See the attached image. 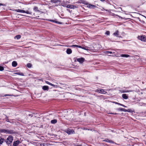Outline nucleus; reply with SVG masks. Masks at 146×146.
<instances>
[{"label": "nucleus", "mask_w": 146, "mask_h": 146, "mask_svg": "<svg viewBox=\"0 0 146 146\" xmlns=\"http://www.w3.org/2000/svg\"><path fill=\"white\" fill-rule=\"evenodd\" d=\"M13 139V137L11 135H9L7 138L6 140L5 139V142H6L7 144L8 145H10V146H11V143H12Z\"/></svg>", "instance_id": "f257e3e1"}, {"label": "nucleus", "mask_w": 146, "mask_h": 146, "mask_svg": "<svg viewBox=\"0 0 146 146\" xmlns=\"http://www.w3.org/2000/svg\"><path fill=\"white\" fill-rule=\"evenodd\" d=\"M16 132L13 129H6V134H15Z\"/></svg>", "instance_id": "f03ea898"}, {"label": "nucleus", "mask_w": 146, "mask_h": 146, "mask_svg": "<svg viewBox=\"0 0 146 146\" xmlns=\"http://www.w3.org/2000/svg\"><path fill=\"white\" fill-rule=\"evenodd\" d=\"M85 4L86 5H87V7L90 9H94L95 8L97 7L94 5L91 4H88V3H85Z\"/></svg>", "instance_id": "7ed1b4c3"}, {"label": "nucleus", "mask_w": 146, "mask_h": 146, "mask_svg": "<svg viewBox=\"0 0 146 146\" xmlns=\"http://www.w3.org/2000/svg\"><path fill=\"white\" fill-rule=\"evenodd\" d=\"M66 7L67 8L74 9L76 8L77 7L73 5L68 4L66 5Z\"/></svg>", "instance_id": "20e7f679"}, {"label": "nucleus", "mask_w": 146, "mask_h": 146, "mask_svg": "<svg viewBox=\"0 0 146 146\" xmlns=\"http://www.w3.org/2000/svg\"><path fill=\"white\" fill-rule=\"evenodd\" d=\"M66 132L69 135L73 134L75 133V131L72 129L67 130Z\"/></svg>", "instance_id": "39448f33"}, {"label": "nucleus", "mask_w": 146, "mask_h": 146, "mask_svg": "<svg viewBox=\"0 0 146 146\" xmlns=\"http://www.w3.org/2000/svg\"><path fill=\"white\" fill-rule=\"evenodd\" d=\"M33 10L35 12L40 13V14L43 13L42 11L38 10V7L36 6H35L34 7V8H33Z\"/></svg>", "instance_id": "423d86ee"}, {"label": "nucleus", "mask_w": 146, "mask_h": 146, "mask_svg": "<svg viewBox=\"0 0 146 146\" xmlns=\"http://www.w3.org/2000/svg\"><path fill=\"white\" fill-rule=\"evenodd\" d=\"M77 61L79 62L80 63H82L85 60V59L83 57H81L78 58L77 59Z\"/></svg>", "instance_id": "0eeeda50"}, {"label": "nucleus", "mask_w": 146, "mask_h": 146, "mask_svg": "<svg viewBox=\"0 0 146 146\" xmlns=\"http://www.w3.org/2000/svg\"><path fill=\"white\" fill-rule=\"evenodd\" d=\"M103 141L104 142L109 143H110L114 144L115 143L113 141L111 140H110L108 139H105Z\"/></svg>", "instance_id": "6e6552de"}, {"label": "nucleus", "mask_w": 146, "mask_h": 146, "mask_svg": "<svg viewBox=\"0 0 146 146\" xmlns=\"http://www.w3.org/2000/svg\"><path fill=\"white\" fill-rule=\"evenodd\" d=\"M139 39L141 40L142 41H145L146 40L145 36H138Z\"/></svg>", "instance_id": "1a4fd4ad"}, {"label": "nucleus", "mask_w": 146, "mask_h": 146, "mask_svg": "<svg viewBox=\"0 0 146 146\" xmlns=\"http://www.w3.org/2000/svg\"><path fill=\"white\" fill-rule=\"evenodd\" d=\"M43 20H45V19H43ZM45 20H47L48 21H50V22H53V23H56L57 24H61V23L60 22L58 21H56L54 20H52V19H45Z\"/></svg>", "instance_id": "9d476101"}, {"label": "nucleus", "mask_w": 146, "mask_h": 146, "mask_svg": "<svg viewBox=\"0 0 146 146\" xmlns=\"http://www.w3.org/2000/svg\"><path fill=\"white\" fill-rule=\"evenodd\" d=\"M119 91L121 92V93H126V92H132L133 91V90H119Z\"/></svg>", "instance_id": "9b49d317"}, {"label": "nucleus", "mask_w": 146, "mask_h": 146, "mask_svg": "<svg viewBox=\"0 0 146 146\" xmlns=\"http://www.w3.org/2000/svg\"><path fill=\"white\" fill-rule=\"evenodd\" d=\"M35 115V113H33L29 112L27 113L26 115L27 116H29L31 117Z\"/></svg>", "instance_id": "f8f14e48"}, {"label": "nucleus", "mask_w": 146, "mask_h": 146, "mask_svg": "<svg viewBox=\"0 0 146 146\" xmlns=\"http://www.w3.org/2000/svg\"><path fill=\"white\" fill-rule=\"evenodd\" d=\"M20 143L19 140H17L16 141H14L13 143V146H17Z\"/></svg>", "instance_id": "ddd939ff"}, {"label": "nucleus", "mask_w": 146, "mask_h": 146, "mask_svg": "<svg viewBox=\"0 0 146 146\" xmlns=\"http://www.w3.org/2000/svg\"><path fill=\"white\" fill-rule=\"evenodd\" d=\"M122 97L123 99L125 100L127 99L128 98V95L125 94H122Z\"/></svg>", "instance_id": "4468645a"}, {"label": "nucleus", "mask_w": 146, "mask_h": 146, "mask_svg": "<svg viewBox=\"0 0 146 146\" xmlns=\"http://www.w3.org/2000/svg\"><path fill=\"white\" fill-rule=\"evenodd\" d=\"M72 50L70 48H68L66 50V52L67 54H69L72 53Z\"/></svg>", "instance_id": "2eb2a0df"}, {"label": "nucleus", "mask_w": 146, "mask_h": 146, "mask_svg": "<svg viewBox=\"0 0 146 146\" xmlns=\"http://www.w3.org/2000/svg\"><path fill=\"white\" fill-rule=\"evenodd\" d=\"M12 65L13 67H16L17 65V63L16 61H14L12 62Z\"/></svg>", "instance_id": "dca6fc26"}, {"label": "nucleus", "mask_w": 146, "mask_h": 146, "mask_svg": "<svg viewBox=\"0 0 146 146\" xmlns=\"http://www.w3.org/2000/svg\"><path fill=\"white\" fill-rule=\"evenodd\" d=\"M42 89L44 90H49V87L47 86H44L42 87Z\"/></svg>", "instance_id": "f3484780"}, {"label": "nucleus", "mask_w": 146, "mask_h": 146, "mask_svg": "<svg viewBox=\"0 0 146 146\" xmlns=\"http://www.w3.org/2000/svg\"><path fill=\"white\" fill-rule=\"evenodd\" d=\"M119 31L118 30L116 31L115 33H113V35L116 37L119 35Z\"/></svg>", "instance_id": "a211bd4d"}, {"label": "nucleus", "mask_w": 146, "mask_h": 146, "mask_svg": "<svg viewBox=\"0 0 146 146\" xmlns=\"http://www.w3.org/2000/svg\"><path fill=\"white\" fill-rule=\"evenodd\" d=\"M5 139L1 137H0V145H2L4 141L5 142Z\"/></svg>", "instance_id": "6ab92c4d"}, {"label": "nucleus", "mask_w": 146, "mask_h": 146, "mask_svg": "<svg viewBox=\"0 0 146 146\" xmlns=\"http://www.w3.org/2000/svg\"><path fill=\"white\" fill-rule=\"evenodd\" d=\"M51 2L54 3H56L58 2H61V0H51Z\"/></svg>", "instance_id": "aec40b11"}, {"label": "nucleus", "mask_w": 146, "mask_h": 146, "mask_svg": "<svg viewBox=\"0 0 146 146\" xmlns=\"http://www.w3.org/2000/svg\"><path fill=\"white\" fill-rule=\"evenodd\" d=\"M100 93L105 94L106 93V92L104 90L102 89H100L99 91Z\"/></svg>", "instance_id": "412c9836"}, {"label": "nucleus", "mask_w": 146, "mask_h": 146, "mask_svg": "<svg viewBox=\"0 0 146 146\" xmlns=\"http://www.w3.org/2000/svg\"><path fill=\"white\" fill-rule=\"evenodd\" d=\"M15 11L17 12H20L22 13H24V12H25L24 10H22L19 9H16L15 10Z\"/></svg>", "instance_id": "4be33fe9"}, {"label": "nucleus", "mask_w": 146, "mask_h": 146, "mask_svg": "<svg viewBox=\"0 0 146 146\" xmlns=\"http://www.w3.org/2000/svg\"><path fill=\"white\" fill-rule=\"evenodd\" d=\"M6 129H0V133H6Z\"/></svg>", "instance_id": "5701e85b"}, {"label": "nucleus", "mask_w": 146, "mask_h": 146, "mask_svg": "<svg viewBox=\"0 0 146 146\" xmlns=\"http://www.w3.org/2000/svg\"><path fill=\"white\" fill-rule=\"evenodd\" d=\"M57 122V120L56 119H54L51 121V123L52 124H54Z\"/></svg>", "instance_id": "b1692460"}, {"label": "nucleus", "mask_w": 146, "mask_h": 146, "mask_svg": "<svg viewBox=\"0 0 146 146\" xmlns=\"http://www.w3.org/2000/svg\"><path fill=\"white\" fill-rule=\"evenodd\" d=\"M121 56L123 57L127 58L130 56L127 54H122L121 55Z\"/></svg>", "instance_id": "393cba45"}, {"label": "nucleus", "mask_w": 146, "mask_h": 146, "mask_svg": "<svg viewBox=\"0 0 146 146\" xmlns=\"http://www.w3.org/2000/svg\"><path fill=\"white\" fill-rule=\"evenodd\" d=\"M15 74L19 75L21 76H24V75L22 72H15L14 73Z\"/></svg>", "instance_id": "a878e982"}, {"label": "nucleus", "mask_w": 146, "mask_h": 146, "mask_svg": "<svg viewBox=\"0 0 146 146\" xmlns=\"http://www.w3.org/2000/svg\"><path fill=\"white\" fill-rule=\"evenodd\" d=\"M45 82H46V84H49L50 85L52 86H53V87H55V85H54V84H52L50 82H49L48 81H46Z\"/></svg>", "instance_id": "bb28decb"}, {"label": "nucleus", "mask_w": 146, "mask_h": 146, "mask_svg": "<svg viewBox=\"0 0 146 146\" xmlns=\"http://www.w3.org/2000/svg\"><path fill=\"white\" fill-rule=\"evenodd\" d=\"M21 35H16V36H15V37L14 38L15 39H16V38L17 40H18V39H20L21 38Z\"/></svg>", "instance_id": "cd10ccee"}, {"label": "nucleus", "mask_w": 146, "mask_h": 146, "mask_svg": "<svg viewBox=\"0 0 146 146\" xmlns=\"http://www.w3.org/2000/svg\"><path fill=\"white\" fill-rule=\"evenodd\" d=\"M88 47L87 46L84 47V46H82V47L81 48L83 49L84 50H86L87 51H88L89 50L88 48Z\"/></svg>", "instance_id": "c85d7f7f"}, {"label": "nucleus", "mask_w": 146, "mask_h": 146, "mask_svg": "<svg viewBox=\"0 0 146 146\" xmlns=\"http://www.w3.org/2000/svg\"><path fill=\"white\" fill-rule=\"evenodd\" d=\"M27 66L28 68H30L32 67V64L31 63H28L27 64Z\"/></svg>", "instance_id": "c756f323"}, {"label": "nucleus", "mask_w": 146, "mask_h": 146, "mask_svg": "<svg viewBox=\"0 0 146 146\" xmlns=\"http://www.w3.org/2000/svg\"><path fill=\"white\" fill-rule=\"evenodd\" d=\"M5 115L6 117L5 118V119L6 121L7 122H10L9 121V119L8 118V117L6 115Z\"/></svg>", "instance_id": "7c9ffc66"}, {"label": "nucleus", "mask_w": 146, "mask_h": 146, "mask_svg": "<svg viewBox=\"0 0 146 146\" xmlns=\"http://www.w3.org/2000/svg\"><path fill=\"white\" fill-rule=\"evenodd\" d=\"M24 11L25 12H24V13H26L27 14H32V12H30L28 11H25L24 10Z\"/></svg>", "instance_id": "2f4dec72"}, {"label": "nucleus", "mask_w": 146, "mask_h": 146, "mask_svg": "<svg viewBox=\"0 0 146 146\" xmlns=\"http://www.w3.org/2000/svg\"><path fill=\"white\" fill-rule=\"evenodd\" d=\"M117 110L118 111H123V108H119L117 109Z\"/></svg>", "instance_id": "473e14b6"}, {"label": "nucleus", "mask_w": 146, "mask_h": 146, "mask_svg": "<svg viewBox=\"0 0 146 146\" xmlns=\"http://www.w3.org/2000/svg\"><path fill=\"white\" fill-rule=\"evenodd\" d=\"M127 112L130 113H132L134 112V111H132L131 109H128L127 110Z\"/></svg>", "instance_id": "72a5a7b5"}, {"label": "nucleus", "mask_w": 146, "mask_h": 146, "mask_svg": "<svg viewBox=\"0 0 146 146\" xmlns=\"http://www.w3.org/2000/svg\"><path fill=\"white\" fill-rule=\"evenodd\" d=\"M140 2L141 3V5L143 4L145 2L144 0H140Z\"/></svg>", "instance_id": "f704fd0d"}, {"label": "nucleus", "mask_w": 146, "mask_h": 146, "mask_svg": "<svg viewBox=\"0 0 146 146\" xmlns=\"http://www.w3.org/2000/svg\"><path fill=\"white\" fill-rule=\"evenodd\" d=\"M4 70V67L2 66H0V71H3Z\"/></svg>", "instance_id": "c9c22d12"}, {"label": "nucleus", "mask_w": 146, "mask_h": 146, "mask_svg": "<svg viewBox=\"0 0 146 146\" xmlns=\"http://www.w3.org/2000/svg\"><path fill=\"white\" fill-rule=\"evenodd\" d=\"M105 34L108 35H110V32L109 31H107L105 33Z\"/></svg>", "instance_id": "e433bc0d"}, {"label": "nucleus", "mask_w": 146, "mask_h": 146, "mask_svg": "<svg viewBox=\"0 0 146 146\" xmlns=\"http://www.w3.org/2000/svg\"><path fill=\"white\" fill-rule=\"evenodd\" d=\"M113 103H115V104H116L118 105L121 106V105H122V104H122L119 103L117 102H113Z\"/></svg>", "instance_id": "4c0bfd02"}, {"label": "nucleus", "mask_w": 146, "mask_h": 146, "mask_svg": "<svg viewBox=\"0 0 146 146\" xmlns=\"http://www.w3.org/2000/svg\"><path fill=\"white\" fill-rule=\"evenodd\" d=\"M112 53H113V52L111 51H106L105 53L107 54H108V53H109L110 54H112Z\"/></svg>", "instance_id": "58836bf2"}, {"label": "nucleus", "mask_w": 146, "mask_h": 146, "mask_svg": "<svg viewBox=\"0 0 146 146\" xmlns=\"http://www.w3.org/2000/svg\"><path fill=\"white\" fill-rule=\"evenodd\" d=\"M113 16H117V17H119V18H122V17H121V16L117 15H115V14H114V15H113Z\"/></svg>", "instance_id": "ea45409f"}, {"label": "nucleus", "mask_w": 146, "mask_h": 146, "mask_svg": "<svg viewBox=\"0 0 146 146\" xmlns=\"http://www.w3.org/2000/svg\"><path fill=\"white\" fill-rule=\"evenodd\" d=\"M76 47L79 48H81L82 47V46H80V45H76Z\"/></svg>", "instance_id": "a19ab883"}, {"label": "nucleus", "mask_w": 146, "mask_h": 146, "mask_svg": "<svg viewBox=\"0 0 146 146\" xmlns=\"http://www.w3.org/2000/svg\"><path fill=\"white\" fill-rule=\"evenodd\" d=\"M45 143H41L40 144V146H45Z\"/></svg>", "instance_id": "79ce46f5"}, {"label": "nucleus", "mask_w": 146, "mask_h": 146, "mask_svg": "<svg viewBox=\"0 0 146 146\" xmlns=\"http://www.w3.org/2000/svg\"><path fill=\"white\" fill-rule=\"evenodd\" d=\"M12 96L11 95L8 94H6L4 95V96L6 97V96Z\"/></svg>", "instance_id": "37998d69"}, {"label": "nucleus", "mask_w": 146, "mask_h": 146, "mask_svg": "<svg viewBox=\"0 0 146 146\" xmlns=\"http://www.w3.org/2000/svg\"><path fill=\"white\" fill-rule=\"evenodd\" d=\"M69 46L71 47H76V45H73Z\"/></svg>", "instance_id": "c03bdc74"}, {"label": "nucleus", "mask_w": 146, "mask_h": 146, "mask_svg": "<svg viewBox=\"0 0 146 146\" xmlns=\"http://www.w3.org/2000/svg\"><path fill=\"white\" fill-rule=\"evenodd\" d=\"M110 114H113V115H117V114H118L117 113H109Z\"/></svg>", "instance_id": "a18cd8bd"}, {"label": "nucleus", "mask_w": 146, "mask_h": 146, "mask_svg": "<svg viewBox=\"0 0 146 146\" xmlns=\"http://www.w3.org/2000/svg\"><path fill=\"white\" fill-rule=\"evenodd\" d=\"M62 5V4H61L60 5L63 7H66V5Z\"/></svg>", "instance_id": "49530a36"}, {"label": "nucleus", "mask_w": 146, "mask_h": 146, "mask_svg": "<svg viewBox=\"0 0 146 146\" xmlns=\"http://www.w3.org/2000/svg\"><path fill=\"white\" fill-rule=\"evenodd\" d=\"M0 6H5V4L0 3Z\"/></svg>", "instance_id": "de8ad7c7"}, {"label": "nucleus", "mask_w": 146, "mask_h": 146, "mask_svg": "<svg viewBox=\"0 0 146 146\" xmlns=\"http://www.w3.org/2000/svg\"><path fill=\"white\" fill-rule=\"evenodd\" d=\"M121 106L124 107V108H127V106H125L124 105H123V104H122V105H121Z\"/></svg>", "instance_id": "09e8293b"}, {"label": "nucleus", "mask_w": 146, "mask_h": 146, "mask_svg": "<svg viewBox=\"0 0 146 146\" xmlns=\"http://www.w3.org/2000/svg\"><path fill=\"white\" fill-rule=\"evenodd\" d=\"M123 111H124V112H127V110H126V109H125L124 108H123Z\"/></svg>", "instance_id": "8fccbe9b"}, {"label": "nucleus", "mask_w": 146, "mask_h": 146, "mask_svg": "<svg viewBox=\"0 0 146 146\" xmlns=\"http://www.w3.org/2000/svg\"><path fill=\"white\" fill-rule=\"evenodd\" d=\"M67 11H68L70 12V9H67Z\"/></svg>", "instance_id": "3c124183"}, {"label": "nucleus", "mask_w": 146, "mask_h": 146, "mask_svg": "<svg viewBox=\"0 0 146 146\" xmlns=\"http://www.w3.org/2000/svg\"><path fill=\"white\" fill-rule=\"evenodd\" d=\"M117 37L121 38V36H119V35L117 36Z\"/></svg>", "instance_id": "603ef678"}, {"label": "nucleus", "mask_w": 146, "mask_h": 146, "mask_svg": "<svg viewBox=\"0 0 146 146\" xmlns=\"http://www.w3.org/2000/svg\"><path fill=\"white\" fill-rule=\"evenodd\" d=\"M100 1H102V2H103V1H105V0H100Z\"/></svg>", "instance_id": "864d4df0"}, {"label": "nucleus", "mask_w": 146, "mask_h": 146, "mask_svg": "<svg viewBox=\"0 0 146 146\" xmlns=\"http://www.w3.org/2000/svg\"><path fill=\"white\" fill-rule=\"evenodd\" d=\"M82 145V144H81L80 145H76V146H82V145Z\"/></svg>", "instance_id": "5fc2aeb1"}, {"label": "nucleus", "mask_w": 146, "mask_h": 146, "mask_svg": "<svg viewBox=\"0 0 146 146\" xmlns=\"http://www.w3.org/2000/svg\"><path fill=\"white\" fill-rule=\"evenodd\" d=\"M111 131L112 132H114V131L113 130H111Z\"/></svg>", "instance_id": "6e6d98bb"}, {"label": "nucleus", "mask_w": 146, "mask_h": 146, "mask_svg": "<svg viewBox=\"0 0 146 146\" xmlns=\"http://www.w3.org/2000/svg\"><path fill=\"white\" fill-rule=\"evenodd\" d=\"M7 62H5V64H7Z\"/></svg>", "instance_id": "4d7b16f0"}, {"label": "nucleus", "mask_w": 146, "mask_h": 146, "mask_svg": "<svg viewBox=\"0 0 146 146\" xmlns=\"http://www.w3.org/2000/svg\"><path fill=\"white\" fill-rule=\"evenodd\" d=\"M39 80H40V81H42V79H39Z\"/></svg>", "instance_id": "13d9d810"}, {"label": "nucleus", "mask_w": 146, "mask_h": 146, "mask_svg": "<svg viewBox=\"0 0 146 146\" xmlns=\"http://www.w3.org/2000/svg\"><path fill=\"white\" fill-rule=\"evenodd\" d=\"M108 11V10H107V9H106V11Z\"/></svg>", "instance_id": "bf43d9fd"}, {"label": "nucleus", "mask_w": 146, "mask_h": 146, "mask_svg": "<svg viewBox=\"0 0 146 146\" xmlns=\"http://www.w3.org/2000/svg\"><path fill=\"white\" fill-rule=\"evenodd\" d=\"M145 17V18L146 19V17Z\"/></svg>", "instance_id": "052dcab7"}, {"label": "nucleus", "mask_w": 146, "mask_h": 146, "mask_svg": "<svg viewBox=\"0 0 146 146\" xmlns=\"http://www.w3.org/2000/svg\"><path fill=\"white\" fill-rule=\"evenodd\" d=\"M145 145H146V143H145Z\"/></svg>", "instance_id": "680f3d73"}, {"label": "nucleus", "mask_w": 146, "mask_h": 146, "mask_svg": "<svg viewBox=\"0 0 146 146\" xmlns=\"http://www.w3.org/2000/svg\"><path fill=\"white\" fill-rule=\"evenodd\" d=\"M9 146H10L9 145Z\"/></svg>", "instance_id": "e2e57ef3"}]
</instances>
